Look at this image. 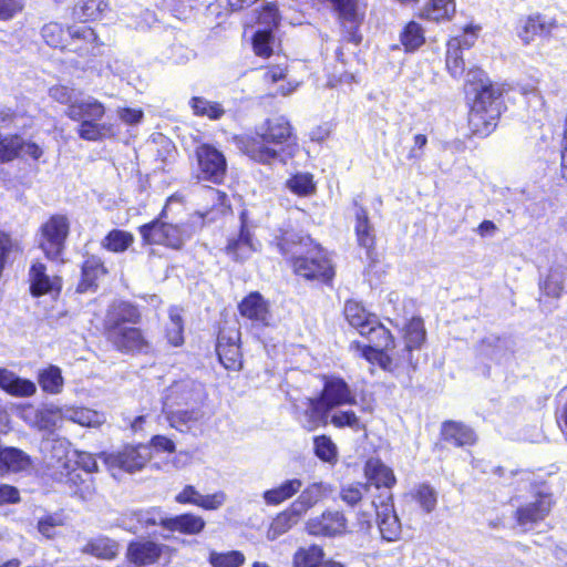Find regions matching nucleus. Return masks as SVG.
Masks as SVG:
<instances>
[{"instance_id": "nucleus-1", "label": "nucleus", "mask_w": 567, "mask_h": 567, "mask_svg": "<svg viewBox=\"0 0 567 567\" xmlns=\"http://www.w3.org/2000/svg\"><path fill=\"white\" fill-rule=\"evenodd\" d=\"M284 255H291L292 267L297 275L308 280L330 282L334 277V267L328 252L315 244L308 236L285 231L277 243Z\"/></svg>"}, {"instance_id": "nucleus-2", "label": "nucleus", "mask_w": 567, "mask_h": 567, "mask_svg": "<svg viewBox=\"0 0 567 567\" xmlns=\"http://www.w3.org/2000/svg\"><path fill=\"white\" fill-rule=\"evenodd\" d=\"M292 137L290 122L285 116H276L257 127L254 135L238 137L237 144L251 159L261 164H272L282 161V145Z\"/></svg>"}, {"instance_id": "nucleus-3", "label": "nucleus", "mask_w": 567, "mask_h": 567, "mask_svg": "<svg viewBox=\"0 0 567 567\" xmlns=\"http://www.w3.org/2000/svg\"><path fill=\"white\" fill-rule=\"evenodd\" d=\"M137 308L126 301H114L106 310L104 331L107 340L121 351L142 350L144 337L134 324L140 321Z\"/></svg>"}, {"instance_id": "nucleus-4", "label": "nucleus", "mask_w": 567, "mask_h": 567, "mask_svg": "<svg viewBox=\"0 0 567 567\" xmlns=\"http://www.w3.org/2000/svg\"><path fill=\"white\" fill-rule=\"evenodd\" d=\"M502 112L499 92L492 85H483L476 93L468 113V126L473 134L487 136L497 125Z\"/></svg>"}, {"instance_id": "nucleus-5", "label": "nucleus", "mask_w": 567, "mask_h": 567, "mask_svg": "<svg viewBox=\"0 0 567 567\" xmlns=\"http://www.w3.org/2000/svg\"><path fill=\"white\" fill-rule=\"evenodd\" d=\"M140 234L145 245H163L179 250L192 236L186 224H169L155 219L140 227Z\"/></svg>"}, {"instance_id": "nucleus-6", "label": "nucleus", "mask_w": 567, "mask_h": 567, "mask_svg": "<svg viewBox=\"0 0 567 567\" xmlns=\"http://www.w3.org/2000/svg\"><path fill=\"white\" fill-rule=\"evenodd\" d=\"M99 458L103 461L107 470L115 477L120 472L134 473L141 471L152 458L151 446L126 445L114 453H101Z\"/></svg>"}, {"instance_id": "nucleus-7", "label": "nucleus", "mask_w": 567, "mask_h": 567, "mask_svg": "<svg viewBox=\"0 0 567 567\" xmlns=\"http://www.w3.org/2000/svg\"><path fill=\"white\" fill-rule=\"evenodd\" d=\"M348 525L349 522L343 512L326 509L320 515L310 517L305 524V529L316 537L334 538L346 535L349 532Z\"/></svg>"}, {"instance_id": "nucleus-8", "label": "nucleus", "mask_w": 567, "mask_h": 567, "mask_svg": "<svg viewBox=\"0 0 567 567\" xmlns=\"http://www.w3.org/2000/svg\"><path fill=\"white\" fill-rule=\"evenodd\" d=\"M198 178L214 184L223 183L227 162L224 154L210 144H202L196 148Z\"/></svg>"}, {"instance_id": "nucleus-9", "label": "nucleus", "mask_w": 567, "mask_h": 567, "mask_svg": "<svg viewBox=\"0 0 567 567\" xmlns=\"http://www.w3.org/2000/svg\"><path fill=\"white\" fill-rule=\"evenodd\" d=\"M333 12L337 14L344 37L349 42L359 44L361 35L359 28L364 18V11L361 10L359 0H327Z\"/></svg>"}, {"instance_id": "nucleus-10", "label": "nucleus", "mask_w": 567, "mask_h": 567, "mask_svg": "<svg viewBox=\"0 0 567 567\" xmlns=\"http://www.w3.org/2000/svg\"><path fill=\"white\" fill-rule=\"evenodd\" d=\"M69 234L68 218L62 215L52 216L41 227L40 247L48 258L60 257Z\"/></svg>"}, {"instance_id": "nucleus-11", "label": "nucleus", "mask_w": 567, "mask_h": 567, "mask_svg": "<svg viewBox=\"0 0 567 567\" xmlns=\"http://www.w3.org/2000/svg\"><path fill=\"white\" fill-rule=\"evenodd\" d=\"M204 398V389L200 383L190 379L173 383L164 396V409H179L183 406H197Z\"/></svg>"}, {"instance_id": "nucleus-12", "label": "nucleus", "mask_w": 567, "mask_h": 567, "mask_svg": "<svg viewBox=\"0 0 567 567\" xmlns=\"http://www.w3.org/2000/svg\"><path fill=\"white\" fill-rule=\"evenodd\" d=\"M370 508H373L378 516V525L383 539L396 540L401 534V524L394 512L392 495L386 493L380 503L372 501Z\"/></svg>"}, {"instance_id": "nucleus-13", "label": "nucleus", "mask_w": 567, "mask_h": 567, "mask_svg": "<svg viewBox=\"0 0 567 567\" xmlns=\"http://www.w3.org/2000/svg\"><path fill=\"white\" fill-rule=\"evenodd\" d=\"M370 485L363 483L344 484L340 487L339 498L349 507H359L358 525L360 529H369L371 525V511L363 509L364 495L369 492Z\"/></svg>"}, {"instance_id": "nucleus-14", "label": "nucleus", "mask_w": 567, "mask_h": 567, "mask_svg": "<svg viewBox=\"0 0 567 567\" xmlns=\"http://www.w3.org/2000/svg\"><path fill=\"white\" fill-rule=\"evenodd\" d=\"M240 333L238 330L220 331L216 351L220 363L227 369L238 371L241 369V353L239 348Z\"/></svg>"}, {"instance_id": "nucleus-15", "label": "nucleus", "mask_w": 567, "mask_h": 567, "mask_svg": "<svg viewBox=\"0 0 567 567\" xmlns=\"http://www.w3.org/2000/svg\"><path fill=\"white\" fill-rule=\"evenodd\" d=\"M166 522L167 517L156 507L145 511L126 512L118 518V525L134 534L140 529L156 525H161L165 528Z\"/></svg>"}, {"instance_id": "nucleus-16", "label": "nucleus", "mask_w": 567, "mask_h": 567, "mask_svg": "<svg viewBox=\"0 0 567 567\" xmlns=\"http://www.w3.org/2000/svg\"><path fill=\"white\" fill-rule=\"evenodd\" d=\"M70 41L65 45L69 51L78 53L80 56L94 54L97 47V35L95 31L87 27H71L69 28Z\"/></svg>"}, {"instance_id": "nucleus-17", "label": "nucleus", "mask_w": 567, "mask_h": 567, "mask_svg": "<svg viewBox=\"0 0 567 567\" xmlns=\"http://www.w3.org/2000/svg\"><path fill=\"white\" fill-rule=\"evenodd\" d=\"M551 508L549 495L538 494L535 501L519 507L516 512L517 522L520 526L533 525L544 519Z\"/></svg>"}, {"instance_id": "nucleus-18", "label": "nucleus", "mask_w": 567, "mask_h": 567, "mask_svg": "<svg viewBox=\"0 0 567 567\" xmlns=\"http://www.w3.org/2000/svg\"><path fill=\"white\" fill-rule=\"evenodd\" d=\"M104 114V105L92 96L74 100L66 111V115L78 122L100 121Z\"/></svg>"}, {"instance_id": "nucleus-19", "label": "nucleus", "mask_w": 567, "mask_h": 567, "mask_svg": "<svg viewBox=\"0 0 567 567\" xmlns=\"http://www.w3.org/2000/svg\"><path fill=\"white\" fill-rule=\"evenodd\" d=\"M163 545L152 540H137L130 543L127 558L137 566L155 564L162 556Z\"/></svg>"}, {"instance_id": "nucleus-20", "label": "nucleus", "mask_w": 567, "mask_h": 567, "mask_svg": "<svg viewBox=\"0 0 567 567\" xmlns=\"http://www.w3.org/2000/svg\"><path fill=\"white\" fill-rule=\"evenodd\" d=\"M331 410L332 408L352 402L351 391L348 384L340 378H329L324 382L321 396L318 398Z\"/></svg>"}, {"instance_id": "nucleus-21", "label": "nucleus", "mask_w": 567, "mask_h": 567, "mask_svg": "<svg viewBox=\"0 0 567 567\" xmlns=\"http://www.w3.org/2000/svg\"><path fill=\"white\" fill-rule=\"evenodd\" d=\"M425 340V330L423 320L420 318H412L404 329V348L403 359L406 364L415 369L412 351L419 349Z\"/></svg>"}, {"instance_id": "nucleus-22", "label": "nucleus", "mask_w": 567, "mask_h": 567, "mask_svg": "<svg viewBox=\"0 0 567 567\" xmlns=\"http://www.w3.org/2000/svg\"><path fill=\"white\" fill-rule=\"evenodd\" d=\"M172 427L179 432L192 430L204 416L198 406H183L179 409H164Z\"/></svg>"}, {"instance_id": "nucleus-23", "label": "nucleus", "mask_w": 567, "mask_h": 567, "mask_svg": "<svg viewBox=\"0 0 567 567\" xmlns=\"http://www.w3.org/2000/svg\"><path fill=\"white\" fill-rule=\"evenodd\" d=\"M303 410L298 420L303 429L313 431L322 424H327L329 409L319 399H308L303 402Z\"/></svg>"}, {"instance_id": "nucleus-24", "label": "nucleus", "mask_w": 567, "mask_h": 567, "mask_svg": "<svg viewBox=\"0 0 567 567\" xmlns=\"http://www.w3.org/2000/svg\"><path fill=\"white\" fill-rule=\"evenodd\" d=\"M556 27L555 20H546L542 14L528 16L522 21L518 37L525 44H529L536 35H549Z\"/></svg>"}, {"instance_id": "nucleus-25", "label": "nucleus", "mask_w": 567, "mask_h": 567, "mask_svg": "<svg viewBox=\"0 0 567 567\" xmlns=\"http://www.w3.org/2000/svg\"><path fill=\"white\" fill-rule=\"evenodd\" d=\"M59 415L60 419L87 427H97L105 422L103 413L83 406H62Z\"/></svg>"}, {"instance_id": "nucleus-26", "label": "nucleus", "mask_w": 567, "mask_h": 567, "mask_svg": "<svg viewBox=\"0 0 567 567\" xmlns=\"http://www.w3.org/2000/svg\"><path fill=\"white\" fill-rule=\"evenodd\" d=\"M354 205V231L357 236V241L359 246L365 248L368 251L374 247L375 244V234L374 227L370 223L368 210L359 205L358 200H353Z\"/></svg>"}, {"instance_id": "nucleus-27", "label": "nucleus", "mask_w": 567, "mask_h": 567, "mask_svg": "<svg viewBox=\"0 0 567 567\" xmlns=\"http://www.w3.org/2000/svg\"><path fill=\"white\" fill-rule=\"evenodd\" d=\"M107 272L101 257L89 255L85 257L82 265L81 280L76 290L85 292L96 287V281Z\"/></svg>"}, {"instance_id": "nucleus-28", "label": "nucleus", "mask_w": 567, "mask_h": 567, "mask_svg": "<svg viewBox=\"0 0 567 567\" xmlns=\"http://www.w3.org/2000/svg\"><path fill=\"white\" fill-rule=\"evenodd\" d=\"M33 463L31 457L17 447H0V468L11 473L30 472Z\"/></svg>"}, {"instance_id": "nucleus-29", "label": "nucleus", "mask_w": 567, "mask_h": 567, "mask_svg": "<svg viewBox=\"0 0 567 567\" xmlns=\"http://www.w3.org/2000/svg\"><path fill=\"white\" fill-rule=\"evenodd\" d=\"M30 291L33 296H42L60 289V280L47 275V268L41 262L32 264L29 271Z\"/></svg>"}, {"instance_id": "nucleus-30", "label": "nucleus", "mask_w": 567, "mask_h": 567, "mask_svg": "<svg viewBox=\"0 0 567 567\" xmlns=\"http://www.w3.org/2000/svg\"><path fill=\"white\" fill-rule=\"evenodd\" d=\"M329 491V486L322 482L312 483L301 491L300 495L291 506L295 508V512L302 516L323 499Z\"/></svg>"}, {"instance_id": "nucleus-31", "label": "nucleus", "mask_w": 567, "mask_h": 567, "mask_svg": "<svg viewBox=\"0 0 567 567\" xmlns=\"http://www.w3.org/2000/svg\"><path fill=\"white\" fill-rule=\"evenodd\" d=\"M441 432L444 441L458 447L473 445L476 441L474 431L461 422L445 421Z\"/></svg>"}, {"instance_id": "nucleus-32", "label": "nucleus", "mask_w": 567, "mask_h": 567, "mask_svg": "<svg viewBox=\"0 0 567 567\" xmlns=\"http://www.w3.org/2000/svg\"><path fill=\"white\" fill-rule=\"evenodd\" d=\"M257 247L252 241L250 231L241 226L236 238H230L226 246V254L235 261H244L248 259Z\"/></svg>"}, {"instance_id": "nucleus-33", "label": "nucleus", "mask_w": 567, "mask_h": 567, "mask_svg": "<svg viewBox=\"0 0 567 567\" xmlns=\"http://www.w3.org/2000/svg\"><path fill=\"white\" fill-rule=\"evenodd\" d=\"M364 473L370 484L377 488H391L396 482L393 471L378 458H370L365 463Z\"/></svg>"}, {"instance_id": "nucleus-34", "label": "nucleus", "mask_w": 567, "mask_h": 567, "mask_svg": "<svg viewBox=\"0 0 567 567\" xmlns=\"http://www.w3.org/2000/svg\"><path fill=\"white\" fill-rule=\"evenodd\" d=\"M59 409L52 408L41 411L29 406L23 410L22 417L38 430L52 431L56 427L58 420H61Z\"/></svg>"}, {"instance_id": "nucleus-35", "label": "nucleus", "mask_w": 567, "mask_h": 567, "mask_svg": "<svg viewBox=\"0 0 567 567\" xmlns=\"http://www.w3.org/2000/svg\"><path fill=\"white\" fill-rule=\"evenodd\" d=\"M243 317L266 324L268 320V307L260 293L254 292L246 297L239 305Z\"/></svg>"}, {"instance_id": "nucleus-36", "label": "nucleus", "mask_w": 567, "mask_h": 567, "mask_svg": "<svg viewBox=\"0 0 567 567\" xmlns=\"http://www.w3.org/2000/svg\"><path fill=\"white\" fill-rule=\"evenodd\" d=\"M456 12L455 0H429L421 11V18L441 22L451 20Z\"/></svg>"}, {"instance_id": "nucleus-37", "label": "nucleus", "mask_w": 567, "mask_h": 567, "mask_svg": "<svg viewBox=\"0 0 567 567\" xmlns=\"http://www.w3.org/2000/svg\"><path fill=\"white\" fill-rule=\"evenodd\" d=\"M205 527V520L197 515L187 513L175 517H167L165 528L187 535L199 534Z\"/></svg>"}, {"instance_id": "nucleus-38", "label": "nucleus", "mask_w": 567, "mask_h": 567, "mask_svg": "<svg viewBox=\"0 0 567 567\" xmlns=\"http://www.w3.org/2000/svg\"><path fill=\"white\" fill-rule=\"evenodd\" d=\"M84 554H90L101 559H114L120 551V544L106 536L90 539L82 548Z\"/></svg>"}, {"instance_id": "nucleus-39", "label": "nucleus", "mask_w": 567, "mask_h": 567, "mask_svg": "<svg viewBox=\"0 0 567 567\" xmlns=\"http://www.w3.org/2000/svg\"><path fill=\"white\" fill-rule=\"evenodd\" d=\"M372 323L364 329L360 334L368 338L370 341V350L384 351L393 346V337L390 331L379 322L378 318L372 319Z\"/></svg>"}, {"instance_id": "nucleus-40", "label": "nucleus", "mask_w": 567, "mask_h": 567, "mask_svg": "<svg viewBox=\"0 0 567 567\" xmlns=\"http://www.w3.org/2000/svg\"><path fill=\"white\" fill-rule=\"evenodd\" d=\"M107 0H81L73 8V17L80 21H95L102 19L109 11Z\"/></svg>"}, {"instance_id": "nucleus-41", "label": "nucleus", "mask_w": 567, "mask_h": 567, "mask_svg": "<svg viewBox=\"0 0 567 567\" xmlns=\"http://www.w3.org/2000/svg\"><path fill=\"white\" fill-rule=\"evenodd\" d=\"M302 487V481L299 478H291L282 482L279 486L268 489L264 493L262 498L267 505H279L282 502L291 498Z\"/></svg>"}, {"instance_id": "nucleus-42", "label": "nucleus", "mask_w": 567, "mask_h": 567, "mask_svg": "<svg viewBox=\"0 0 567 567\" xmlns=\"http://www.w3.org/2000/svg\"><path fill=\"white\" fill-rule=\"evenodd\" d=\"M301 515L295 512V508L290 506L288 509L279 513L271 522L268 530L267 538L269 540H275L281 535L286 534L288 530L295 526Z\"/></svg>"}, {"instance_id": "nucleus-43", "label": "nucleus", "mask_w": 567, "mask_h": 567, "mask_svg": "<svg viewBox=\"0 0 567 567\" xmlns=\"http://www.w3.org/2000/svg\"><path fill=\"white\" fill-rule=\"evenodd\" d=\"M344 316L348 322L355 328L359 333L372 323V319H377L374 315L368 312L360 302L354 300H348L346 302Z\"/></svg>"}, {"instance_id": "nucleus-44", "label": "nucleus", "mask_w": 567, "mask_h": 567, "mask_svg": "<svg viewBox=\"0 0 567 567\" xmlns=\"http://www.w3.org/2000/svg\"><path fill=\"white\" fill-rule=\"evenodd\" d=\"M38 381L41 389L47 393L59 394L63 390L64 380L61 369L56 365H50L40 371Z\"/></svg>"}, {"instance_id": "nucleus-45", "label": "nucleus", "mask_w": 567, "mask_h": 567, "mask_svg": "<svg viewBox=\"0 0 567 567\" xmlns=\"http://www.w3.org/2000/svg\"><path fill=\"white\" fill-rule=\"evenodd\" d=\"M134 243V236L125 230L113 229L101 241V246L112 252H124Z\"/></svg>"}, {"instance_id": "nucleus-46", "label": "nucleus", "mask_w": 567, "mask_h": 567, "mask_svg": "<svg viewBox=\"0 0 567 567\" xmlns=\"http://www.w3.org/2000/svg\"><path fill=\"white\" fill-rule=\"evenodd\" d=\"M400 41L405 51L417 50L425 42L423 28L417 22L410 21L400 34Z\"/></svg>"}, {"instance_id": "nucleus-47", "label": "nucleus", "mask_w": 567, "mask_h": 567, "mask_svg": "<svg viewBox=\"0 0 567 567\" xmlns=\"http://www.w3.org/2000/svg\"><path fill=\"white\" fill-rule=\"evenodd\" d=\"M446 68L452 76H461L465 70V63L462 56L461 42L457 39H451L446 48Z\"/></svg>"}, {"instance_id": "nucleus-48", "label": "nucleus", "mask_w": 567, "mask_h": 567, "mask_svg": "<svg viewBox=\"0 0 567 567\" xmlns=\"http://www.w3.org/2000/svg\"><path fill=\"white\" fill-rule=\"evenodd\" d=\"M324 551L318 545L299 548L293 555L295 567H318L323 560Z\"/></svg>"}, {"instance_id": "nucleus-49", "label": "nucleus", "mask_w": 567, "mask_h": 567, "mask_svg": "<svg viewBox=\"0 0 567 567\" xmlns=\"http://www.w3.org/2000/svg\"><path fill=\"white\" fill-rule=\"evenodd\" d=\"M566 270L560 267L550 268L548 276L540 284V289L549 297L559 298L566 280Z\"/></svg>"}, {"instance_id": "nucleus-50", "label": "nucleus", "mask_w": 567, "mask_h": 567, "mask_svg": "<svg viewBox=\"0 0 567 567\" xmlns=\"http://www.w3.org/2000/svg\"><path fill=\"white\" fill-rule=\"evenodd\" d=\"M168 318H169V321L166 324V329H165L166 338L172 346L179 347L184 342V337H183L184 324H183V319H182V315H181V309H178L176 307L171 308L168 311Z\"/></svg>"}, {"instance_id": "nucleus-51", "label": "nucleus", "mask_w": 567, "mask_h": 567, "mask_svg": "<svg viewBox=\"0 0 567 567\" xmlns=\"http://www.w3.org/2000/svg\"><path fill=\"white\" fill-rule=\"evenodd\" d=\"M189 104L194 114L198 116L219 120L225 114V110L221 104L208 101L204 97L195 96L190 100Z\"/></svg>"}, {"instance_id": "nucleus-52", "label": "nucleus", "mask_w": 567, "mask_h": 567, "mask_svg": "<svg viewBox=\"0 0 567 567\" xmlns=\"http://www.w3.org/2000/svg\"><path fill=\"white\" fill-rule=\"evenodd\" d=\"M78 134L82 140L95 142L112 134V126L97 121H81Z\"/></svg>"}, {"instance_id": "nucleus-53", "label": "nucleus", "mask_w": 567, "mask_h": 567, "mask_svg": "<svg viewBox=\"0 0 567 567\" xmlns=\"http://www.w3.org/2000/svg\"><path fill=\"white\" fill-rule=\"evenodd\" d=\"M22 138L18 134L0 136V162H10L20 155Z\"/></svg>"}, {"instance_id": "nucleus-54", "label": "nucleus", "mask_w": 567, "mask_h": 567, "mask_svg": "<svg viewBox=\"0 0 567 567\" xmlns=\"http://www.w3.org/2000/svg\"><path fill=\"white\" fill-rule=\"evenodd\" d=\"M275 43V37L268 29L258 28L254 34L252 45L255 53L259 56L268 58L271 55Z\"/></svg>"}, {"instance_id": "nucleus-55", "label": "nucleus", "mask_w": 567, "mask_h": 567, "mask_svg": "<svg viewBox=\"0 0 567 567\" xmlns=\"http://www.w3.org/2000/svg\"><path fill=\"white\" fill-rule=\"evenodd\" d=\"M286 185L293 194L299 196L311 195L316 188L312 175L308 173L293 175L287 181Z\"/></svg>"}, {"instance_id": "nucleus-56", "label": "nucleus", "mask_w": 567, "mask_h": 567, "mask_svg": "<svg viewBox=\"0 0 567 567\" xmlns=\"http://www.w3.org/2000/svg\"><path fill=\"white\" fill-rule=\"evenodd\" d=\"M316 455L323 462H337V446L330 437L326 435L317 436L313 440Z\"/></svg>"}, {"instance_id": "nucleus-57", "label": "nucleus", "mask_w": 567, "mask_h": 567, "mask_svg": "<svg viewBox=\"0 0 567 567\" xmlns=\"http://www.w3.org/2000/svg\"><path fill=\"white\" fill-rule=\"evenodd\" d=\"M6 392L17 398H29L35 394L37 385L33 381L17 374Z\"/></svg>"}, {"instance_id": "nucleus-58", "label": "nucleus", "mask_w": 567, "mask_h": 567, "mask_svg": "<svg viewBox=\"0 0 567 567\" xmlns=\"http://www.w3.org/2000/svg\"><path fill=\"white\" fill-rule=\"evenodd\" d=\"M209 561L213 567H240L245 561V557L239 551H230L226 554L213 553Z\"/></svg>"}, {"instance_id": "nucleus-59", "label": "nucleus", "mask_w": 567, "mask_h": 567, "mask_svg": "<svg viewBox=\"0 0 567 567\" xmlns=\"http://www.w3.org/2000/svg\"><path fill=\"white\" fill-rule=\"evenodd\" d=\"M42 38L47 42L48 45L52 48L61 47L64 49L65 47L62 44L63 29L59 23L51 22L45 24L42 28Z\"/></svg>"}, {"instance_id": "nucleus-60", "label": "nucleus", "mask_w": 567, "mask_h": 567, "mask_svg": "<svg viewBox=\"0 0 567 567\" xmlns=\"http://www.w3.org/2000/svg\"><path fill=\"white\" fill-rule=\"evenodd\" d=\"M278 23L279 14L277 7L272 3L266 4L258 16L259 28L268 29L270 32H272V29L276 28Z\"/></svg>"}, {"instance_id": "nucleus-61", "label": "nucleus", "mask_w": 567, "mask_h": 567, "mask_svg": "<svg viewBox=\"0 0 567 567\" xmlns=\"http://www.w3.org/2000/svg\"><path fill=\"white\" fill-rule=\"evenodd\" d=\"M331 423L336 427H340V429L346 427V426H348L354 431H359L360 429H362L359 417L352 411H342V412L334 413L331 416Z\"/></svg>"}, {"instance_id": "nucleus-62", "label": "nucleus", "mask_w": 567, "mask_h": 567, "mask_svg": "<svg viewBox=\"0 0 567 567\" xmlns=\"http://www.w3.org/2000/svg\"><path fill=\"white\" fill-rule=\"evenodd\" d=\"M415 497L421 507L427 513L432 512L436 506V493L429 485H420L416 489Z\"/></svg>"}, {"instance_id": "nucleus-63", "label": "nucleus", "mask_w": 567, "mask_h": 567, "mask_svg": "<svg viewBox=\"0 0 567 567\" xmlns=\"http://www.w3.org/2000/svg\"><path fill=\"white\" fill-rule=\"evenodd\" d=\"M505 342L499 337L491 336L485 338L481 343V351L492 358H499L501 351L504 349Z\"/></svg>"}, {"instance_id": "nucleus-64", "label": "nucleus", "mask_w": 567, "mask_h": 567, "mask_svg": "<svg viewBox=\"0 0 567 567\" xmlns=\"http://www.w3.org/2000/svg\"><path fill=\"white\" fill-rule=\"evenodd\" d=\"M49 95L61 104H68L69 106L76 100L75 91L65 85H54L49 90Z\"/></svg>"}]
</instances>
